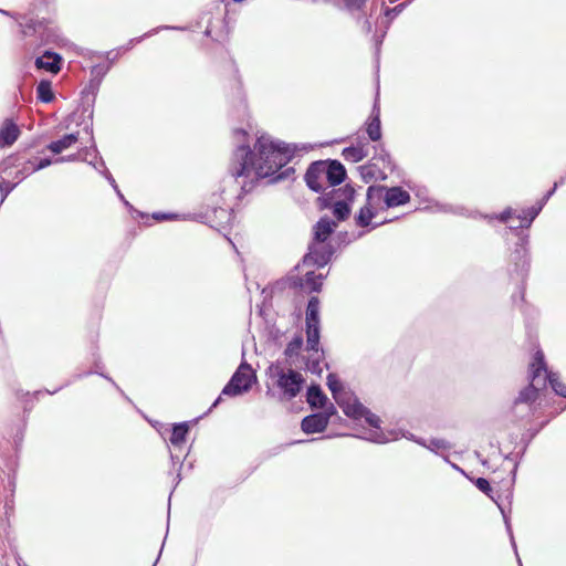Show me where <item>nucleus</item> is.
<instances>
[{
  "label": "nucleus",
  "instance_id": "1",
  "mask_svg": "<svg viewBox=\"0 0 566 566\" xmlns=\"http://www.w3.org/2000/svg\"><path fill=\"white\" fill-rule=\"evenodd\" d=\"M254 149L258 154L249 145H238L231 158V177L240 185L242 193L250 192L259 179L273 176L294 154L290 145L273 140L268 135L256 139Z\"/></svg>",
  "mask_w": 566,
  "mask_h": 566
},
{
  "label": "nucleus",
  "instance_id": "2",
  "mask_svg": "<svg viewBox=\"0 0 566 566\" xmlns=\"http://www.w3.org/2000/svg\"><path fill=\"white\" fill-rule=\"evenodd\" d=\"M337 223L327 217L321 218L314 226V241L310 245V252L304 256L305 264H314L319 268L326 265L334 250L332 245L326 244V240L333 233Z\"/></svg>",
  "mask_w": 566,
  "mask_h": 566
},
{
  "label": "nucleus",
  "instance_id": "3",
  "mask_svg": "<svg viewBox=\"0 0 566 566\" xmlns=\"http://www.w3.org/2000/svg\"><path fill=\"white\" fill-rule=\"evenodd\" d=\"M541 371H546V364L542 350H536L534 360L531 364V384L522 389L518 397L514 401V411L517 415L518 408L524 406L526 413L532 410L531 403L534 402L538 395V389L544 387L546 379L541 377Z\"/></svg>",
  "mask_w": 566,
  "mask_h": 566
},
{
  "label": "nucleus",
  "instance_id": "4",
  "mask_svg": "<svg viewBox=\"0 0 566 566\" xmlns=\"http://www.w3.org/2000/svg\"><path fill=\"white\" fill-rule=\"evenodd\" d=\"M266 374L281 390L283 397L289 400L300 394L304 384V378L298 371L285 367L281 361L271 364Z\"/></svg>",
  "mask_w": 566,
  "mask_h": 566
},
{
  "label": "nucleus",
  "instance_id": "5",
  "mask_svg": "<svg viewBox=\"0 0 566 566\" xmlns=\"http://www.w3.org/2000/svg\"><path fill=\"white\" fill-rule=\"evenodd\" d=\"M254 381H256L255 373L248 363L243 361L224 386L221 395L230 397L240 396L248 392Z\"/></svg>",
  "mask_w": 566,
  "mask_h": 566
},
{
  "label": "nucleus",
  "instance_id": "6",
  "mask_svg": "<svg viewBox=\"0 0 566 566\" xmlns=\"http://www.w3.org/2000/svg\"><path fill=\"white\" fill-rule=\"evenodd\" d=\"M356 410L355 415H347L354 419L365 418L366 422L374 428L365 438L375 443H386L389 439L380 431V419L377 415L370 412L357 398L349 405Z\"/></svg>",
  "mask_w": 566,
  "mask_h": 566
},
{
  "label": "nucleus",
  "instance_id": "7",
  "mask_svg": "<svg viewBox=\"0 0 566 566\" xmlns=\"http://www.w3.org/2000/svg\"><path fill=\"white\" fill-rule=\"evenodd\" d=\"M306 343L308 348L319 345V301L316 296L310 298L306 308Z\"/></svg>",
  "mask_w": 566,
  "mask_h": 566
},
{
  "label": "nucleus",
  "instance_id": "8",
  "mask_svg": "<svg viewBox=\"0 0 566 566\" xmlns=\"http://www.w3.org/2000/svg\"><path fill=\"white\" fill-rule=\"evenodd\" d=\"M327 386L344 413L355 415L356 410L349 405L356 399V397L342 385L335 374H329L327 376Z\"/></svg>",
  "mask_w": 566,
  "mask_h": 566
},
{
  "label": "nucleus",
  "instance_id": "9",
  "mask_svg": "<svg viewBox=\"0 0 566 566\" xmlns=\"http://www.w3.org/2000/svg\"><path fill=\"white\" fill-rule=\"evenodd\" d=\"M305 181L308 188L315 192H323L327 189L325 163L323 160L310 165L305 174Z\"/></svg>",
  "mask_w": 566,
  "mask_h": 566
},
{
  "label": "nucleus",
  "instance_id": "10",
  "mask_svg": "<svg viewBox=\"0 0 566 566\" xmlns=\"http://www.w3.org/2000/svg\"><path fill=\"white\" fill-rule=\"evenodd\" d=\"M331 413H313L306 416L301 423V428L305 433L323 432L329 422Z\"/></svg>",
  "mask_w": 566,
  "mask_h": 566
},
{
  "label": "nucleus",
  "instance_id": "11",
  "mask_svg": "<svg viewBox=\"0 0 566 566\" xmlns=\"http://www.w3.org/2000/svg\"><path fill=\"white\" fill-rule=\"evenodd\" d=\"M327 188L342 184L346 177L344 166L337 160L324 161Z\"/></svg>",
  "mask_w": 566,
  "mask_h": 566
},
{
  "label": "nucleus",
  "instance_id": "12",
  "mask_svg": "<svg viewBox=\"0 0 566 566\" xmlns=\"http://www.w3.org/2000/svg\"><path fill=\"white\" fill-rule=\"evenodd\" d=\"M61 61L62 57L59 54L45 51L42 56L36 57L35 66L56 74L61 70Z\"/></svg>",
  "mask_w": 566,
  "mask_h": 566
},
{
  "label": "nucleus",
  "instance_id": "13",
  "mask_svg": "<svg viewBox=\"0 0 566 566\" xmlns=\"http://www.w3.org/2000/svg\"><path fill=\"white\" fill-rule=\"evenodd\" d=\"M410 201V195L400 187H386L385 205L387 208L406 205Z\"/></svg>",
  "mask_w": 566,
  "mask_h": 566
},
{
  "label": "nucleus",
  "instance_id": "14",
  "mask_svg": "<svg viewBox=\"0 0 566 566\" xmlns=\"http://www.w3.org/2000/svg\"><path fill=\"white\" fill-rule=\"evenodd\" d=\"M19 134L18 126L7 119L0 129V146H11L18 139Z\"/></svg>",
  "mask_w": 566,
  "mask_h": 566
},
{
  "label": "nucleus",
  "instance_id": "15",
  "mask_svg": "<svg viewBox=\"0 0 566 566\" xmlns=\"http://www.w3.org/2000/svg\"><path fill=\"white\" fill-rule=\"evenodd\" d=\"M366 130L371 140L377 142L381 138L380 111L377 104L374 105Z\"/></svg>",
  "mask_w": 566,
  "mask_h": 566
},
{
  "label": "nucleus",
  "instance_id": "16",
  "mask_svg": "<svg viewBox=\"0 0 566 566\" xmlns=\"http://www.w3.org/2000/svg\"><path fill=\"white\" fill-rule=\"evenodd\" d=\"M78 135V133L66 134L62 138L51 142L46 148L53 154H61L63 150L69 149L77 143Z\"/></svg>",
  "mask_w": 566,
  "mask_h": 566
},
{
  "label": "nucleus",
  "instance_id": "17",
  "mask_svg": "<svg viewBox=\"0 0 566 566\" xmlns=\"http://www.w3.org/2000/svg\"><path fill=\"white\" fill-rule=\"evenodd\" d=\"M306 348L307 350L313 352V354L306 360V369L310 370L312 374L321 375V361L324 357L323 350L319 352V345L316 348H308L307 346Z\"/></svg>",
  "mask_w": 566,
  "mask_h": 566
},
{
  "label": "nucleus",
  "instance_id": "18",
  "mask_svg": "<svg viewBox=\"0 0 566 566\" xmlns=\"http://www.w3.org/2000/svg\"><path fill=\"white\" fill-rule=\"evenodd\" d=\"M327 401L319 386L313 385L307 389V402L312 408H323Z\"/></svg>",
  "mask_w": 566,
  "mask_h": 566
},
{
  "label": "nucleus",
  "instance_id": "19",
  "mask_svg": "<svg viewBox=\"0 0 566 566\" xmlns=\"http://www.w3.org/2000/svg\"><path fill=\"white\" fill-rule=\"evenodd\" d=\"M189 427L186 422H181L174 426L170 437V443L172 444L175 450L177 448H180L185 443Z\"/></svg>",
  "mask_w": 566,
  "mask_h": 566
},
{
  "label": "nucleus",
  "instance_id": "20",
  "mask_svg": "<svg viewBox=\"0 0 566 566\" xmlns=\"http://www.w3.org/2000/svg\"><path fill=\"white\" fill-rule=\"evenodd\" d=\"M368 151L364 145L346 147L343 150V157L347 161L358 163L367 157Z\"/></svg>",
  "mask_w": 566,
  "mask_h": 566
},
{
  "label": "nucleus",
  "instance_id": "21",
  "mask_svg": "<svg viewBox=\"0 0 566 566\" xmlns=\"http://www.w3.org/2000/svg\"><path fill=\"white\" fill-rule=\"evenodd\" d=\"M385 186H369L367 189V203L371 205L374 208L379 206L381 201L385 202Z\"/></svg>",
  "mask_w": 566,
  "mask_h": 566
},
{
  "label": "nucleus",
  "instance_id": "22",
  "mask_svg": "<svg viewBox=\"0 0 566 566\" xmlns=\"http://www.w3.org/2000/svg\"><path fill=\"white\" fill-rule=\"evenodd\" d=\"M36 97L43 103H50L54 99L52 84L50 81L42 80L36 86Z\"/></svg>",
  "mask_w": 566,
  "mask_h": 566
},
{
  "label": "nucleus",
  "instance_id": "23",
  "mask_svg": "<svg viewBox=\"0 0 566 566\" xmlns=\"http://www.w3.org/2000/svg\"><path fill=\"white\" fill-rule=\"evenodd\" d=\"M543 206H544V202H541L537 207L534 206V207H531L527 210H525V212L527 213V217L523 218V221L525 223L522 222V223H518L517 226L511 224L510 229L511 230H518V229H522V228H528L532 224L533 220L541 212Z\"/></svg>",
  "mask_w": 566,
  "mask_h": 566
},
{
  "label": "nucleus",
  "instance_id": "24",
  "mask_svg": "<svg viewBox=\"0 0 566 566\" xmlns=\"http://www.w3.org/2000/svg\"><path fill=\"white\" fill-rule=\"evenodd\" d=\"M374 217V207L366 202V205L360 208L359 213L356 217V224L359 227H367Z\"/></svg>",
  "mask_w": 566,
  "mask_h": 566
},
{
  "label": "nucleus",
  "instance_id": "25",
  "mask_svg": "<svg viewBox=\"0 0 566 566\" xmlns=\"http://www.w3.org/2000/svg\"><path fill=\"white\" fill-rule=\"evenodd\" d=\"M333 214L338 221L346 220L350 214V208L345 200H338L333 206Z\"/></svg>",
  "mask_w": 566,
  "mask_h": 566
},
{
  "label": "nucleus",
  "instance_id": "26",
  "mask_svg": "<svg viewBox=\"0 0 566 566\" xmlns=\"http://www.w3.org/2000/svg\"><path fill=\"white\" fill-rule=\"evenodd\" d=\"M545 373L546 376L544 378L549 381L554 391L562 397H566V386L560 382L558 375L555 373H547V370Z\"/></svg>",
  "mask_w": 566,
  "mask_h": 566
},
{
  "label": "nucleus",
  "instance_id": "27",
  "mask_svg": "<svg viewBox=\"0 0 566 566\" xmlns=\"http://www.w3.org/2000/svg\"><path fill=\"white\" fill-rule=\"evenodd\" d=\"M303 346V338L302 336H295L286 346L284 350V355L292 359L294 356H297L301 348Z\"/></svg>",
  "mask_w": 566,
  "mask_h": 566
},
{
  "label": "nucleus",
  "instance_id": "28",
  "mask_svg": "<svg viewBox=\"0 0 566 566\" xmlns=\"http://www.w3.org/2000/svg\"><path fill=\"white\" fill-rule=\"evenodd\" d=\"M417 443L428 448L431 451H438V450H448L450 449V444L443 440V439H432L430 440L429 444H426L422 440H416Z\"/></svg>",
  "mask_w": 566,
  "mask_h": 566
},
{
  "label": "nucleus",
  "instance_id": "29",
  "mask_svg": "<svg viewBox=\"0 0 566 566\" xmlns=\"http://www.w3.org/2000/svg\"><path fill=\"white\" fill-rule=\"evenodd\" d=\"M359 172L365 182H369L377 178V167L373 164L363 165L359 167Z\"/></svg>",
  "mask_w": 566,
  "mask_h": 566
},
{
  "label": "nucleus",
  "instance_id": "30",
  "mask_svg": "<svg viewBox=\"0 0 566 566\" xmlns=\"http://www.w3.org/2000/svg\"><path fill=\"white\" fill-rule=\"evenodd\" d=\"M524 243H525V239L522 238L521 239V243L518 244L520 248H517L514 252V261L516 263V265L520 264V262L522 263L521 266H522V270L528 264L527 262V259H526V250L524 248Z\"/></svg>",
  "mask_w": 566,
  "mask_h": 566
},
{
  "label": "nucleus",
  "instance_id": "31",
  "mask_svg": "<svg viewBox=\"0 0 566 566\" xmlns=\"http://www.w3.org/2000/svg\"><path fill=\"white\" fill-rule=\"evenodd\" d=\"M322 276H316L314 272H307L306 273V284L310 286V289L314 292H318L322 285Z\"/></svg>",
  "mask_w": 566,
  "mask_h": 566
},
{
  "label": "nucleus",
  "instance_id": "32",
  "mask_svg": "<svg viewBox=\"0 0 566 566\" xmlns=\"http://www.w3.org/2000/svg\"><path fill=\"white\" fill-rule=\"evenodd\" d=\"M475 486L481 491L483 492L484 494H486L489 497H491L492 500H494L493 497V489L492 486L490 485L489 481L484 478H478L475 480Z\"/></svg>",
  "mask_w": 566,
  "mask_h": 566
},
{
  "label": "nucleus",
  "instance_id": "33",
  "mask_svg": "<svg viewBox=\"0 0 566 566\" xmlns=\"http://www.w3.org/2000/svg\"><path fill=\"white\" fill-rule=\"evenodd\" d=\"M17 184L2 182L0 184V192H1V203L8 197V195L14 189Z\"/></svg>",
  "mask_w": 566,
  "mask_h": 566
},
{
  "label": "nucleus",
  "instance_id": "34",
  "mask_svg": "<svg viewBox=\"0 0 566 566\" xmlns=\"http://www.w3.org/2000/svg\"><path fill=\"white\" fill-rule=\"evenodd\" d=\"M21 32L23 35H31L33 31H35V23L33 20H30L25 24L20 23Z\"/></svg>",
  "mask_w": 566,
  "mask_h": 566
},
{
  "label": "nucleus",
  "instance_id": "35",
  "mask_svg": "<svg viewBox=\"0 0 566 566\" xmlns=\"http://www.w3.org/2000/svg\"><path fill=\"white\" fill-rule=\"evenodd\" d=\"M342 193H343V197L346 202L347 201H353L354 200V197H355V189L350 186H345L342 190Z\"/></svg>",
  "mask_w": 566,
  "mask_h": 566
},
{
  "label": "nucleus",
  "instance_id": "36",
  "mask_svg": "<svg viewBox=\"0 0 566 566\" xmlns=\"http://www.w3.org/2000/svg\"><path fill=\"white\" fill-rule=\"evenodd\" d=\"M161 29H175V28H174V27L164 25V27H160V28H157V29H153L151 31H149V32L145 33L143 36L130 40L129 44H133V43H135V42H139V41H142L144 38L150 36V35H153V34L157 33V32H158L159 30H161Z\"/></svg>",
  "mask_w": 566,
  "mask_h": 566
},
{
  "label": "nucleus",
  "instance_id": "37",
  "mask_svg": "<svg viewBox=\"0 0 566 566\" xmlns=\"http://www.w3.org/2000/svg\"><path fill=\"white\" fill-rule=\"evenodd\" d=\"M53 161L50 158H43L38 164L32 166L30 171H38L40 169H43L45 167H49Z\"/></svg>",
  "mask_w": 566,
  "mask_h": 566
},
{
  "label": "nucleus",
  "instance_id": "38",
  "mask_svg": "<svg viewBox=\"0 0 566 566\" xmlns=\"http://www.w3.org/2000/svg\"><path fill=\"white\" fill-rule=\"evenodd\" d=\"M565 180H566V176H565V177H563V178H560V180H559V181H556V182L554 184V187H553V188H552V189H551V190L545 195V197L543 198V201H542V202H544V203H545V202H546V201H547V200L553 196V193L556 191L557 187H558L559 185H563V184L565 182Z\"/></svg>",
  "mask_w": 566,
  "mask_h": 566
},
{
  "label": "nucleus",
  "instance_id": "39",
  "mask_svg": "<svg viewBox=\"0 0 566 566\" xmlns=\"http://www.w3.org/2000/svg\"><path fill=\"white\" fill-rule=\"evenodd\" d=\"M33 165H35V161H33V160H29L25 163L24 167L20 170L21 179H24L25 176L33 172V171H30Z\"/></svg>",
  "mask_w": 566,
  "mask_h": 566
},
{
  "label": "nucleus",
  "instance_id": "40",
  "mask_svg": "<svg viewBox=\"0 0 566 566\" xmlns=\"http://www.w3.org/2000/svg\"><path fill=\"white\" fill-rule=\"evenodd\" d=\"M512 216H513V210H512L511 208H507L506 210H504V211L500 214L499 219H500V221H502V222H509V221H510V219L512 218Z\"/></svg>",
  "mask_w": 566,
  "mask_h": 566
},
{
  "label": "nucleus",
  "instance_id": "41",
  "mask_svg": "<svg viewBox=\"0 0 566 566\" xmlns=\"http://www.w3.org/2000/svg\"><path fill=\"white\" fill-rule=\"evenodd\" d=\"M364 3L365 0H347V6L354 9H360Z\"/></svg>",
  "mask_w": 566,
  "mask_h": 566
},
{
  "label": "nucleus",
  "instance_id": "42",
  "mask_svg": "<svg viewBox=\"0 0 566 566\" xmlns=\"http://www.w3.org/2000/svg\"><path fill=\"white\" fill-rule=\"evenodd\" d=\"M403 6L405 4L401 3V4L396 6L392 9H387L386 14L387 15L392 14V17H395V15H397L398 13H400L402 11Z\"/></svg>",
  "mask_w": 566,
  "mask_h": 566
},
{
  "label": "nucleus",
  "instance_id": "43",
  "mask_svg": "<svg viewBox=\"0 0 566 566\" xmlns=\"http://www.w3.org/2000/svg\"><path fill=\"white\" fill-rule=\"evenodd\" d=\"M105 177L107 178V180L109 181V184L112 185L114 190H117L118 186H117L115 179L113 178V176L107 170L105 171Z\"/></svg>",
  "mask_w": 566,
  "mask_h": 566
},
{
  "label": "nucleus",
  "instance_id": "44",
  "mask_svg": "<svg viewBox=\"0 0 566 566\" xmlns=\"http://www.w3.org/2000/svg\"><path fill=\"white\" fill-rule=\"evenodd\" d=\"M247 133L245 130L243 129H235L234 130V136L235 138L238 139V142H240L241 139H243L245 137Z\"/></svg>",
  "mask_w": 566,
  "mask_h": 566
},
{
  "label": "nucleus",
  "instance_id": "45",
  "mask_svg": "<svg viewBox=\"0 0 566 566\" xmlns=\"http://www.w3.org/2000/svg\"><path fill=\"white\" fill-rule=\"evenodd\" d=\"M290 171H293V170L291 168H287L285 171H283L280 175H277L274 178V180L276 181V180H280V179H283V178L287 177Z\"/></svg>",
  "mask_w": 566,
  "mask_h": 566
},
{
  "label": "nucleus",
  "instance_id": "46",
  "mask_svg": "<svg viewBox=\"0 0 566 566\" xmlns=\"http://www.w3.org/2000/svg\"><path fill=\"white\" fill-rule=\"evenodd\" d=\"M169 218H170V216L165 214V213H154V219L159 220V221L160 220H166V219H169Z\"/></svg>",
  "mask_w": 566,
  "mask_h": 566
},
{
  "label": "nucleus",
  "instance_id": "47",
  "mask_svg": "<svg viewBox=\"0 0 566 566\" xmlns=\"http://www.w3.org/2000/svg\"><path fill=\"white\" fill-rule=\"evenodd\" d=\"M74 159H75V156L73 155V156H70V157H67V158H65V157H60V158L55 159V160H54V163H63V161H65V160H74Z\"/></svg>",
  "mask_w": 566,
  "mask_h": 566
},
{
  "label": "nucleus",
  "instance_id": "48",
  "mask_svg": "<svg viewBox=\"0 0 566 566\" xmlns=\"http://www.w3.org/2000/svg\"><path fill=\"white\" fill-rule=\"evenodd\" d=\"M323 413H331V417L336 413V409L333 405H329V407L323 412Z\"/></svg>",
  "mask_w": 566,
  "mask_h": 566
},
{
  "label": "nucleus",
  "instance_id": "49",
  "mask_svg": "<svg viewBox=\"0 0 566 566\" xmlns=\"http://www.w3.org/2000/svg\"><path fill=\"white\" fill-rule=\"evenodd\" d=\"M170 458L172 462H178L180 460V455L175 452L170 453Z\"/></svg>",
  "mask_w": 566,
  "mask_h": 566
},
{
  "label": "nucleus",
  "instance_id": "50",
  "mask_svg": "<svg viewBox=\"0 0 566 566\" xmlns=\"http://www.w3.org/2000/svg\"><path fill=\"white\" fill-rule=\"evenodd\" d=\"M116 193L118 195V197L125 202L126 206H128V201L125 200L124 196L122 195V192L119 191V189L117 188V190H115Z\"/></svg>",
  "mask_w": 566,
  "mask_h": 566
},
{
  "label": "nucleus",
  "instance_id": "51",
  "mask_svg": "<svg viewBox=\"0 0 566 566\" xmlns=\"http://www.w3.org/2000/svg\"><path fill=\"white\" fill-rule=\"evenodd\" d=\"M525 217H527V213H526L525 211H523V213H522V214H518V216H517V219L520 220V223H522V222H523V223H525V222L523 221V218H525Z\"/></svg>",
  "mask_w": 566,
  "mask_h": 566
},
{
  "label": "nucleus",
  "instance_id": "52",
  "mask_svg": "<svg viewBox=\"0 0 566 566\" xmlns=\"http://www.w3.org/2000/svg\"><path fill=\"white\" fill-rule=\"evenodd\" d=\"M221 400V396L217 398V400L213 402L212 407H216Z\"/></svg>",
  "mask_w": 566,
  "mask_h": 566
},
{
  "label": "nucleus",
  "instance_id": "53",
  "mask_svg": "<svg viewBox=\"0 0 566 566\" xmlns=\"http://www.w3.org/2000/svg\"><path fill=\"white\" fill-rule=\"evenodd\" d=\"M0 12L6 14V15H12L9 11H6V10H0Z\"/></svg>",
  "mask_w": 566,
  "mask_h": 566
},
{
  "label": "nucleus",
  "instance_id": "54",
  "mask_svg": "<svg viewBox=\"0 0 566 566\" xmlns=\"http://www.w3.org/2000/svg\"><path fill=\"white\" fill-rule=\"evenodd\" d=\"M17 177L19 178V181H21V180H22V179H21V172H20V170L18 171Z\"/></svg>",
  "mask_w": 566,
  "mask_h": 566
},
{
  "label": "nucleus",
  "instance_id": "55",
  "mask_svg": "<svg viewBox=\"0 0 566 566\" xmlns=\"http://www.w3.org/2000/svg\"><path fill=\"white\" fill-rule=\"evenodd\" d=\"M99 166H101V167H105V164H104V161H103V160H101Z\"/></svg>",
  "mask_w": 566,
  "mask_h": 566
},
{
  "label": "nucleus",
  "instance_id": "56",
  "mask_svg": "<svg viewBox=\"0 0 566 566\" xmlns=\"http://www.w3.org/2000/svg\"><path fill=\"white\" fill-rule=\"evenodd\" d=\"M512 545L514 547V549L516 551V545H515V542L512 539Z\"/></svg>",
  "mask_w": 566,
  "mask_h": 566
},
{
  "label": "nucleus",
  "instance_id": "57",
  "mask_svg": "<svg viewBox=\"0 0 566 566\" xmlns=\"http://www.w3.org/2000/svg\"><path fill=\"white\" fill-rule=\"evenodd\" d=\"M506 528L509 530V532L511 533V528H510V525L506 523Z\"/></svg>",
  "mask_w": 566,
  "mask_h": 566
},
{
  "label": "nucleus",
  "instance_id": "58",
  "mask_svg": "<svg viewBox=\"0 0 566 566\" xmlns=\"http://www.w3.org/2000/svg\"><path fill=\"white\" fill-rule=\"evenodd\" d=\"M234 2H242L243 0H233Z\"/></svg>",
  "mask_w": 566,
  "mask_h": 566
},
{
  "label": "nucleus",
  "instance_id": "59",
  "mask_svg": "<svg viewBox=\"0 0 566 566\" xmlns=\"http://www.w3.org/2000/svg\"><path fill=\"white\" fill-rule=\"evenodd\" d=\"M518 563H521V559L518 558ZM520 566H522V564H520Z\"/></svg>",
  "mask_w": 566,
  "mask_h": 566
}]
</instances>
